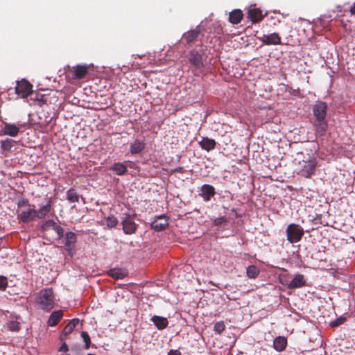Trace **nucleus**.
Segmentation results:
<instances>
[{
	"instance_id": "79ce46f5",
	"label": "nucleus",
	"mask_w": 355,
	"mask_h": 355,
	"mask_svg": "<svg viewBox=\"0 0 355 355\" xmlns=\"http://www.w3.org/2000/svg\"><path fill=\"white\" fill-rule=\"evenodd\" d=\"M79 322H80L79 319H78V318H74V319L71 320L68 324H69L70 326H71V327H72L73 329H74V328L76 327V325H78V324Z\"/></svg>"
},
{
	"instance_id": "a19ab883",
	"label": "nucleus",
	"mask_w": 355,
	"mask_h": 355,
	"mask_svg": "<svg viewBox=\"0 0 355 355\" xmlns=\"http://www.w3.org/2000/svg\"><path fill=\"white\" fill-rule=\"evenodd\" d=\"M9 327L12 331H18L20 329L19 324L15 322H11Z\"/></svg>"
},
{
	"instance_id": "f257e3e1",
	"label": "nucleus",
	"mask_w": 355,
	"mask_h": 355,
	"mask_svg": "<svg viewBox=\"0 0 355 355\" xmlns=\"http://www.w3.org/2000/svg\"><path fill=\"white\" fill-rule=\"evenodd\" d=\"M313 116L315 117V126L316 134L322 136L327 129V121L326 116L327 112V105L324 102L318 101L313 107Z\"/></svg>"
},
{
	"instance_id": "a211bd4d",
	"label": "nucleus",
	"mask_w": 355,
	"mask_h": 355,
	"mask_svg": "<svg viewBox=\"0 0 355 355\" xmlns=\"http://www.w3.org/2000/svg\"><path fill=\"white\" fill-rule=\"evenodd\" d=\"M51 209V199H47V202L45 205H44L42 207H40L37 211L36 210V216L37 218L41 219L45 217Z\"/></svg>"
},
{
	"instance_id": "dca6fc26",
	"label": "nucleus",
	"mask_w": 355,
	"mask_h": 355,
	"mask_svg": "<svg viewBox=\"0 0 355 355\" xmlns=\"http://www.w3.org/2000/svg\"><path fill=\"white\" fill-rule=\"evenodd\" d=\"M146 146L144 141L135 139L130 144V151L132 155H137L141 153Z\"/></svg>"
},
{
	"instance_id": "c9c22d12",
	"label": "nucleus",
	"mask_w": 355,
	"mask_h": 355,
	"mask_svg": "<svg viewBox=\"0 0 355 355\" xmlns=\"http://www.w3.org/2000/svg\"><path fill=\"white\" fill-rule=\"evenodd\" d=\"M15 284L8 285V279L5 276L0 275V288H6L7 286L13 287Z\"/></svg>"
},
{
	"instance_id": "0eeeda50",
	"label": "nucleus",
	"mask_w": 355,
	"mask_h": 355,
	"mask_svg": "<svg viewBox=\"0 0 355 355\" xmlns=\"http://www.w3.org/2000/svg\"><path fill=\"white\" fill-rule=\"evenodd\" d=\"M123 230L126 234H132L137 230V225L130 214H125L122 218Z\"/></svg>"
},
{
	"instance_id": "cd10ccee",
	"label": "nucleus",
	"mask_w": 355,
	"mask_h": 355,
	"mask_svg": "<svg viewBox=\"0 0 355 355\" xmlns=\"http://www.w3.org/2000/svg\"><path fill=\"white\" fill-rule=\"evenodd\" d=\"M279 281L282 285L288 286V288H290V283L291 281V277L288 273L284 272V273L279 274Z\"/></svg>"
},
{
	"instance_id": "49530a36",
	"label": "nucleus",
	"mask_w": 355,
	"mask_h": 355,
	"mask_svg": "<svg viewBox=\"0 0 355 355\" xmlns=\"http://www.w3.org/2000/svg\"><path fill=\"white\" fill-rule=\"evenodd\" d=\"M183 170V168L181 166L177 167L175 169H173L174 172H182Z\"/></svg>"
},
{
	"instance_id": "5701e85b",
	"label": "nucleus",
	"mask_w": 355,
	"mask_h": 355,
	"mask_svg": "<svg viewBox=\"0 0 355 355\" xmlns=\"http://www.w3.org/2000/svg\"><path fill=\"white\" fill-rule=\"evenodd\" d=\"M151 321L157 327L159 330H162L167 327L168 322L166 318L154 315L151 318Z\"/></svg>"
},
{
	"instance_id": "f03ea898",
	"label": "nucleus",
	"mask_w": 355,
	"mask_h": 355,
	"mask_svg": "<svg viewBox=\"0 0 355 355\" xmlns=\"http://www.w3.org/2000/svg\"><path fill=\"white\" fill-rule=\"evenodd\" d=\"M35 302L43 311H50L55 304L53 290H40L35 297Z\"/></svg>"
},
{
	"instance_id": "9b49d317",
	"label": "nucleus",
	"mask_w": 355,
	"mask_h": 355,
	"mask_svg": "<svg viewBox=\"0 0 355 355\" xmlns=\"http://www.w3.org/2000/svg\"><path fill=\"white\" fill-rule=\"evenodd\" d=\"M132 164L131 161H124L123 162H116L114 163L112 166L110 167V170L112 171L115 173L117 175H125L128 171V166H130L129 164Z\"/></svg>"
},
{
	"instance_id": "4c0bfd02",
	"label": "nucleus",
	"mask_w": 355,
	"mask_h": 355,
	"mask_svg": "<svg viewBox=\"0 0 355 355\" xmlns=\"http://www.w3.org/2000/svg\"><path fill=\"white\" fill-rule=\"evenodd\" d=\"M17 85L14 88H10L8 89V94L10 95L12 92H15V94L19 95L21 92H22V89L21 88V86L19 85V81H17Z\"/></svg>"
},
{
	"instance_id": "37998d69",
	"label": "nucleus",
	"mask_w": 355,
	"mask_h": 355,
	"mask_svg": "<svg viewBox=\"0 0 355 355\" xmlns=\"http://www.w3.org/2000/svg\"><path fill=\"white\" fill-rule=\"evenodd\" d=\"M223 33V27L220 26V24H217V27L215 31V33L217 35H220Z\"/></svg>"
},
{
	"instance_id": "72a5a7b5",
	"label": "nucleus",
	"mask_w": 355,
	"mask_h": 355,
	"mask_svg": "<svg viewBox=\"0 0 355 355\" xmlns=\"http://www.w3.org/2000/svg\"><path fill=\"white\" fill-rule=\"evenodd\" d=\"M81 337L83 341L85 342V349H89L91 344V340L88 333L87 331H83L81 333Z\"/></svg>"
},
{
	"instance_id": "ea45409f",
	"label": "nucleus",
	"mask_w": 355,
	"mask_h": 355,
	"mask_svg": "<svg viewBox=\"0 0 355 355\" xmlns=\"http://www.w3.org/2000/svg\"><path fill=\"white\" fill-rule=\"evenodd\" d=\"M73 329H73V328L71 327V326H70L69 324H67L64 327V329H63V334H64V335H68V334H71V333L73 331Z\"/></svg>"
},
{
	"instance_id": "393cba45",
	"label": "nucleus",
	"mask_w": 355,
	"mask_h": 355,
	"mask_svg": "<svg viewBox=\"0 0 355 355\" xmlns=\"http://www.w3.org/2000/svg\"><path fill=\"white\" fill-rule=\"evenodd\" d=\"M67 199L70 202H78L79 195L74 189L71 188L67 191Z\"/></svg>"
},
{
	"instance_id": "6e6552de",
	"label": "nucleus",
	"mask_w": 355,
	"mask_h": 355,
	"mask_svg": "<svg viewBox=\"0 0 355 355\" xmlns=\"http://www.w3.org/2000/svg\"><path fill=\"white\" fill-rule=\"evenodd\" d=\"M257 39L266 45L281 44V37L277 33L269 35L263 34L261 37H257Z\"/></svg>"
},
{
	"instance_id": "2eb2a0df",
	"label": "nucleus",
	"mask_w": 355,
	"mask_h": 355,
	"mask_svg": "<svg viewBox=\"0 0 355 355\" xmlns=\"http://www.w3.org/2000/svg\"><path fill=\"white\" fill-rule=\"evenodd\" d=\"M77 237L74 232H68L65 234L64 237V245L66 250L71 253L75 243H76Z\"/></svg>"
},
{
	"instance_id": "7c9ffc66",
	"label": "nucleus",
	"mask_w": 355,
	"mask_h": 355,
	"mask_svg": "<svg viewBox=\"0 0 355 355\" xmlns=\"http://www.w3.org/2000/svg\"><path fill=\"white\" fill-rule=\"evenodd\" d=\"M225 329V324L223 321L217 322L214 326V331L216 334L220 335Z\"/></svg>"
},
{
	"instance_id": "a878e982",
	"label": "nucleus",
	"mask_w": 355,
	"mask_h": 355,
	"mask_svg": "<svg viewBox=\"0 0 355 355\" xmlns=\"http://www.w3.org/2000/svg\"><path fill=\"white\" fill-rule=\"evenodd\" d=\"M36 210L34 209H28L24 210V222L33 220L36 218Z\"/></svg>"
},
{
	"instance_id": "4be33fe9",
	"label": "nucleus",
	"mask_w": 355,
	"mask_h": 355,
	"mask_svg": "<svg viewBox=\"0 0 355 355\" xmlns=\"http://www.w3.org/2000/svg\"><path fill=\"white\" fill-rule=\"evenodd\" d=\"M287 345V340L284 336H277L273 341V347L277 352H282Z\"/></svg>"
},
{
	"instance_id": "7ed1b4c3",
	"label": "nucleus",
	"mask_w": 355,
	"mask_h": 355,
	"mask_svg": "<svg viewBox=\"0 0 355 355\" xmlns=\"http://www.w3.org/2000/svg\"><path fill=\"white\" fill-rule=\"evenodd\" d=\"M287 240L291 243L299 242L304 235V230L299 225L291 223L286 228Z\"/></svg>"
},
{
	"instance_id": "c03bdc74",
	"label": "nucleus",
	"mask_w": 355,
	"mask_h": 355,
	"mask_svg": "<svg viewBox=\"0 0 355 355\" xmlns=\"http://www.w3.org/2000/svg\"><path fill=\"white\" fill-rule=\"evenodd\" d=\"M68 350H69L68 346L65 343H64L60 347V351H61V352H67Z\"/></svg>"
},
{
	"instance_id": "f8f14e48",
	"label": "nucleus",
	"mask_w": 355,
	"mask_h": 355,
	"mask_svg": "<svg viewBox=\"0 0 355 355\" xmlns=\"http://www.w3.org/2000/svg\"><path fill=\"white\" fill-rule=\"evenodd\" d=\"M216 194L215 188L211 184H203L199 194L205 201L208 202Z\"/></svg>"
},
{
	"instance_id": "473e14b6",
	"label": "nucleus",
	"mask_w": 355,
	"mask_h": 355,
	"mask_svg": "<svg viewBox=\"0 0 355 355\" xmlns=\"http://www.w3.org/2000/svg\"><path fill=\"white\" fill-rule=\"evenodd\" d=\"M14 142V140L11 139H6L1 141V148L4 150H9L11 149Z\"/></svg>"
},
{
	"instance_id": "412c9836",
	"label": "nucleus",
	"mask_w": 355,
	"mask_h": 355,
	"mask_svg": "<svg viewBox=\"0 0 355 355\" xmlns=\"http://www.w3.org/2000/svg\"><path fill=\"white\" fill-rule=\"evenodd\" d=\"M63 313L62 311L59 310L56 311H53L49 316V320L47 321V324L49 327L55 326L60 320L62 318Z\"/></svg>"
},
{
	"instance_id": "4468645a",
	"label": "nucleus",
	"mask_w": 355,
	"mask_h": 355,
	"mask_svg": "<svg viewBox=\"0 0 355 355\" xmlns=\"http://www.w3.org/2000/svg\"><path fill=\"white\" fill-rule=\"evenodd\" d=\"M200 33L201 29L200 26H198L195 29L190 30L184 33L182 38L185 40L187 44H191L197 40Z\"/></svg>"
},
{
	"instance_id": "e433bc0d",
	"label": "nucleus",
	"mask_w": 355,
	"mask_h": 355,
	"mask_svg": "<svg viewBox=\"0 0 355 355\" xmlns=\"http://www.w3.org/2000/svg\"><path fill=\"white\" fill-rule=\"evenodd\" d=\"M43 98H44V96L42 94H40L38 93H33V95L31 96V99H32L35 101H37L38 105H42L41 103L44 101Z\"/></svg>"
},
{
	"instance_id": "a18cd8bd",
	"label": "nucleus",
	"mask_w": 355,
	"mask_h": 355,
	"mask_svg": "<svg viewBox=\"0 0 355 355\" xmlns=\"http://www.w3.org/2000/svg\"><path fill=\"white\" fill-rule=\"evenodd\" d=\"M168 355H181V353L178 350L171 349L168 352Z\"/></svg>"
},
{
	"instance_id": "ddd939ff",
	"label": "nucleus",
	"mask_w": 355,
	"mask_h": 355,
	"mask_svg": "<svg viewBox=\"0 0 355 355\" xmlns=\"http://www.w3.org/2000/svg\"><path fill=\"white\" fill-rule=\"evenodd\" d=\"M247 15L252 24H256L261 21L266 15H263L259 8H254L248 10Z\"/></svg>"
},
{
	"instance_id": "423d86ee",
	"label": "nucleus",
	"mask_w": 355,
	"mask_h": 355,
	"mask_svg": "<svg viewBox=\"0 0 355 355\" xmlns=\"http://www.w3.org/2000/svg\"><path fill=\"white\" fill-rule=\"evenodd\" d=\"M168 220L169 218L165 214L157 216L151 223L150 227L157 232L164 230L168 225Z\"/></svg>"
},
{
	"instance_id": "c756f323",
	"label": "nucleus",
	"mask_w": 355,
	"mask_h": 355,
	"mask_svg": "<svg viewBox=\"0 0 355 355\" xmlns=\"http://www.w3.org/2000/svg\"><path fill=\"white\" fill-rule=\"evenodd\" d=\"M247 275L250 278H256L259 274V270L254 265L249 266L246 269Z\"/></svg>"
},
{
	"instance_id": "f704fd0d",
	"label": "nucleus",
	"mask_w": 355,
	"mask_h": 355,
	"mask_svg": "<svg viewBox=\"0 0 355 355\" xmlns=\"http://www.w3.org/2000/svg\"><path fill=\"white\" fill-rule=\"evenodd\" d=\"M345 321H346V318L345 317L340 316L338 318L331 321L330 322V326L331 327H338V326L341 325L342 324H343Z\"/></svg>"
},
{
	"instance_id": "aec40b11",
	"label": "nucleus",
	"mask_w": 355,
	"mask_h": 355,
	"mask_svg": "<svg viewBox=\"0 0 355 355\" xmlns=\"http://www.w3.org/2000/svg\"><path fill=\"white\" fill-rule=\"evenodd\" d=\"M199 145L203 150L209 152L215 148L216 142L214 139L203 137L202 139L199 141Z\"/></svg>"
},
{
	"instance_id": "39448f33",
	"label": "nucleus",
	"mask_w": 355,
	"mask_h": 355,
	"mask_svg": "<svg viewBox=\"0 0 355 355\" xmlns=\"http://www.w3.org/2000/svg\"><path fill=\"white\" fill-rule=\"evenodd\" d=\"M189 62L196 69L204 67L202 55L196 49L191 50L187 55Z\"/></svg>"
},
{
	"instance_id": "2f4dec72",
	"label": "nucleus",
	"mask_w": 355,
	"mask_h": 355,
	"mask_svg": "<svg viewBox=\"0 0 355 355\" xmlns=\"http://www.w3.org/2000/svg\"><path fill=\"white\" fill-rule=\"evenodd\" d=\"M118 223V220L114 216H109L106 219V225L109 228L114 227Z\"/></svg>"
},
{
	"instance_id": "58836bf2",
	"label": "nucleus",
	"mask_w": 355,
	"mask_h": 355,
	"mask_svg": "<svg viewBox=\"0 0 355 355\" xmlns=\"http://www.w3.org/2000/svg\"><path fill=\"white\" fill-rule=\"evenodd\" d=\"M227 222V220L225 217H219V218H216L214 220V223L215 225L216 226H220L222 225L223 223H225Z\"/></svg>"
},
{
	"instance_id": "9d476101",
	"label": "nucleus",
	"mask_w": 355,
	"mask_h": 355,
	"mask_svg": "<svg viewBox=\"0 0 355 355\" xmlns=\"http://www.w3.org/2000/svg\"><path fill=\"white\" fill-rule=\"evenodd\" d=\"M89 66L84 64H77L73 67V80L83 79L89 72Z\"/></svg>"
},
{
	"instance_id": "6ab92c4d",
	"label": "nucleus",
	"mask_w": 355,
	"mask_h": 355,
	"mask_svg": "<svg viewBox=\"0 0 355 355\" xmlns=\"http://www.w3.org/2000/svg\"><path fill=\"white\" fill-rule=\"evenodd\" d=\"M243 17V14L241 10L235 9L230 12L229 21L232 24H238L241 22Z\"/></svg>"
},
{
	"instance_id": "b1692460",
	"label": "nucleus",
	"mask_w": 355,
	"mask_h": 355,
	"mask_svg": "<svg viewBox=\"0 0 355 355\" xmlns=\"http://www.w3.org/2000/svg\"><path fill=\"white\" fill-rule=\"evenodd\" d=\"M2 130L4 135L15 137L18 134L19 129L15 125L5 123V126Z\"/></svg>"
},
{
	"instance_id": "20e7f679",
	"label": "nucleus",
	"mask_w": 355,
	"mask_h": 355,
	"mask_svg": "<svg viewBox=\"0 0 355 355\" xmlns=\"http://www.w3.org/2000/svg\"><path fill=\"white\" fill-rule=\"evenodd\" d=\"M41 230L44 232V235L50 230H53L56 234V239H60L64 236L63 228L58 225L53 220H46L41 227Z\"/></svg>"
},
{
	"instance_id": "bb28decb",
	"label": "nucleus",
	"mask_w": 355,
	"mask_h": 355,
	"mask_svg": "<svg viewBox=\"0 0 355 355\" xmlns=\"http://www.w3.org/2000/svg\"><path fill=\"white\" fill-rule=\"evenodd\" d=\"M108 275L114 279H120L123 278L126 275L121 269L114 268L108 271Z\"/></svg>"
},
{
	"instance_id": "f3484780",
	"label": "nucleus",
	"mask_w": 355,
	"mask_h": 355,
	"mask_svg": "<svg viewBox=\"0 0 355 355\" xmlns=\"http://www.w3.org/2000/svg\"><path fill=\"white\" fill-rule=\"evenodd\" d=\"M306 286V279L303 275L297 274L293 278H291L290 288H295Z\"/></svg>"
},
{
	"instance_id": "1a4fd4ad",
	"label": "nucleus",
	"mask_w": 355,
	"mask_h": 355,
	"mask_svg": "<svg viewBox=\"0 0 355 355\" xmlns=\"http://www.w3.org/2000/svg\"><path fill=\"white\" fill-rule=\"evenodd\" d=\"M315 167L316 164L313 160L303 162V166L302 169L300 171L299 174L304 178H309L314 173Z\"/></svg>"
},
{
	"instance_id": "de8ad7c7",
	"label": "nucleus",
	"mask_w": 355,
	"mask_h": 355,
	"mask_svg": "<svg viewBox=\"0 0 355 355\" xmlns=\"http://www.w3.org/2000/svg\"><path fill=\"white\" fill-rule=\"evenodd\" d=\"M18 219L19 220V221H20L21 220H22V216H21V215H20V214H18Z\"/></svg>"
},
{
	"instance_id": "c85d7f7f",
	"label": "nucleus",
	"mask_w": 355,
	"mask_h": 355,
	"mask_svg": "<svg viewBox=\"0 0 355 355\" xmlns=\"http://www.w3.org/2000/svg\"><path fill=\"white\" fill-rule=\"evenodd\" d=\"M33 85L24 78V98L28 96H33V92L32 90Z\"/></svg>"
}]
</instances>
